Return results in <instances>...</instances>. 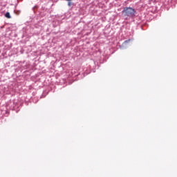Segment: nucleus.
<instances>
[{
	"label": "nucleus",
	"instance_id": "20e7f679",
	"mask_svg": "<svg viewBox=\"0 0 177 177\" xmlns=\"http://www.w3.org/2000/svg\"><path fill=\"white\" fill-rule=\"evenodd\" d=\"M129 40H126L124 42H129Z\"/></svg>",
	"mask_w": 177,
	"mask_h": 177
},
{
	"label": "nucleus",
	"instance_id": "f257e3e1",
	"mask_svg": "<svg viewBox=\"0 0 177 177\" xmlns=\"http://www.w3.org/2000/svg\"><path fill=\"white\" fill-rule=\"evenodd\" d=\"M122 13L124 17H133V16H135V13H136V11L135 9L131 7H125L122 11Z\"/></svg>",
	"mask_w": 177,
	"mask_h": 177
},
{
	"label": "nucleus",
	"instance_id": "f03ea898",
	"mask_svg": "<svg viewBox=\"0 0 177 177\" xmlns=\"http://www.w3.org/2000/svg\"><path fill=\"white\" fill-rule=\"evenodd\" d=\"M5 17H7V19H11L12 17H10V13L6 12L5 15Z\"/></svg>",
	"mask_w": 177,
	"mask_h": 177
},
{
	"label": "nucleus",
	"instance_id": "7ed1b4c3",
	"mask_svg": "<svg viewBox=\"0 0 177 177\" xmlns=\"http://www.w3.org/2000/svg\"><path fill=\"white\" fill-rule=\"evenodd\" d=\"M68 6H73V2L68 1Z\"/></svg>",
	"mask_w": 177,
	"mask_h": 177
}]
</instances>
